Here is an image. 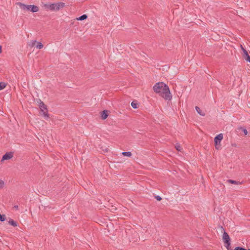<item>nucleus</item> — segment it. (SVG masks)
Listing matches in <instances>:
<instances>
[{
	"mask_svg": "<svg viewBox=\"0 0 250 250\" xmlns=\"http://www.w3.org/2000/svg\"><path fill=\"white\" fill-rule=\"evenodd\" d=\"M6 220V216L4 214L1 215L0 213V221L1 222L4 221Z\"/></svg>",
	"mask_w": 250,
	"mask_h": 250,
	"instance_id": "16",
	"label": "nucleus"
},
{
	"mask_svg": "<svg viewBox=\"0 0 250 250\" xmlns=\"http://www.w3.org/2000/svg\"><path fill=\"white\" fill-rule=\"evenodd\" d=\"M122 154L124 156H127V157H130L132 155L131 152H129V151L122 152Z\"/></svg>",
	"mask_w": 250,
	"mask_h": 250,
	"instance_id": "13",
	"label": "nucleus"
},
{
	"mask_svg": "<svg viewBox=\"0 0 250 250\" xmlns=\"http://www.w3.org/2000/svg\"><path fill=\"white\" fill-rule=\"evenodd\" d=\"M37 102L39 104V106L42 112V115L45 118H48L49 117V115L47 113V108L46 105L43 103L42 101L40 99L37 101Z\"/></svg>",
	"mask_w": 250,
	"mask_h": 250,
	"instance_id": "4",
	"label": "nucleus"
},
{
	"mask_svg": "<svg viewBox=\"0 0 250 250\" xmlns=\"http://www.w3.org/2000/svg\"><path fill=\"white\" fill-rule=\"evenodd\" d=\"M9 224L13 227H17V223L14 221L13 220H10L8 222Z\"/></svg>",
	"mask_w": 250,
	"mask_h": 250,
	"instance_id": "12",
	"label": "nucleus"
},
{
	"mask_svg": "<svg viewBox=\"0 0 250 250\" xmlns=\"http://www.w3.org/2000/svg\"><path fill=\"white\" fill-rule=\"evenodd\" d=\"M132 107L133 108H137L138 107L137 106V104L135 103L134 102H132L131 103V104Z\"/></svg>",
	"mask_w": 250,
	"mask_h": 250,
	"instance_id": "20",
	"label": "nucleus"
},
{
	"mask_svg": "<svg viewBox=\"0 0 250 250\" xmlns=\"http://www.w3.org/2000/svg\"><path fill=\"white\" fill-rule=\"evenodd\" d=\"M155 198L157 200H158L159 201H160L162 200V198L160 196H158V195L155 196Z\"/></svg>",
	"mask_w": 250,
	"mask_h": 250,
	"instance_id": "24",
	"label": "nucleus"
},
{
	"mask_svg": "<svg viewBox=\"0 0 250 250\" xmlns=\"http://www.w3.org/2000/svg\"><path fill=\"white\" fill-rule=\"evenodd\" d=\"M239 129L242 130V131L244 133L245 135H247L248 131L245 128L240 127Z\"/></svg>",
	"mask_w": 250,
	"mask_h": 250,
	"instance_id": "21",
	"label": "nucleus"
},
{
	"mask_svg": "<svg viewBox=\"0 0 250 250\" xmlns=\"http://www.w3.org/2000/svg\"><path fill=\"white\" fill-rule=\"evenodd\" d=\"M13 208L14 209H15L16 210H18L19 209V206L18 205H15L14 207H13Z\"/></svg>",
	"mask_w": 250,
	"mask_h": 250,
	"instance_id": "27",
	"label": "nucleus"
},
{
	"mask_svg": "<svg viewBox=\"0 0 250 250\" xmlns=\"http://www.w3.org/2000/svg\"><path fill=\"white\" fill-rule=\"evenodd\" d=\"M101 118L103 120L106 119L108 116V111L107 110H104L101 112Z\"/></svg>",
	"mask_w": 250,
	"mask_h": 250,
	"instance_id": "8",
	"label": "nucleus"
},
{
	"mask_svg": "<svg viewBox=\"0 0 250 250\" xmlns=\"http://www.w3.org/2000/svg\"><path fill=\"white\" fill-rule=\"evenodd\" d=\"M13 156V153L12 152L6 153L2 158V161L10 159Z\"/></svg>",
	"mask_w": 250,
	"mask_h": 250,
	"instance_id": "6",
	"label": "nucleus"
},
{
	"mask_svg": "<svg viewBox=\"0 0 250 250\" xmlns=\"http://www.w3.org/2000/svg\"><path fill=\"white\" fill-rule=\"evenodd\" d=\"M234 250H250V249L247 250L241 247H237L235 248Z\"/></svg>",
	"mask_w": 250,
	"mask_h": 250,
	"instance_id": "22",
	"label": "nucleus"
},
{
	"mask_svg": "<svg viewBox=\"0 0 250 250\" xmlns=\"http://www.w3.org/2000/svg\"><path fill=\"white\" fill-rule=\"evenodd\" d=\"M225 246L226 247L228 250H232V249L230 247V242H228L227 243H224Z\"/></svg>",
	"mask_w": 250,
	"mask_h": 250,
	"instance_id": "14",
	"label": "nucleus"
},
{
	"mask_svg": "<svg viewBox=\"0 0 250 250\" xmlns=\"http://www.w3.org/2000/svg\"><path fill=\"white\" fill-rule=\"evenodd\" d=\"M17 4L20 7V8L23 10H28L33 13L37 12L39 10V8L34 5H26L21 2H18Z\"/></svg>",
	"mask_w": 250,
	"mask_h": 250,
	"instance_id": "3",
	"label": "nucleus"
},
{
	"mask_svg": "<svg viewBox=\"0 0 250 250\" xmlns=\"http://www.w3.org/2000/svg\"><path fill=\"white\" fill-rule=\"evenodd\" d=\"M36 43L37 44L36 45L37 48L42 49L43 48V45L41 42H37Z\"/></svg>",
	"mask_w": 250,
	"mask_h": 250,
	"instance_id": "15",
	"label": "nucleus"
},
{
	"mask_svg": "<svg viewBox=\"0 0 250 250\" xmlns=\"http://www.w3.org/2000/svg\"><path fill=\"white\" fill-rule=\"evenodd\" d=\"M1 46L0 45V53H1Z\"/></svg>",
	"mask_w": 250,
	"mask_h": 250,
	"instance_id": "28",
	"label": "nucleus"
},
{
	"mask_svg": "<svg viewBox=\"0 0 250 250\" xmlns=\"http://www.w3.org/2000/svg\"><path fill=\"white\" fill-rule=\"evenodd\" d=\"M195 109H196V111L198 113V114H199L200 115L203 116H204L206 114H205V112L202 111L201 110V109L200 108V107H199L198 106H196Z\"/></svg>",
	"mask_w": 250,
	"mask_h": 250,
	"instance_id": "10",
	"label": "nucleus"
},
{
	"mask_svg": "<svg viewBox=\"0 0 250 250\" xmlns=\"http://www.w3.org/2000/svg\"><path fill=\"white\" fill-rule=\"evenodd\" d=\"M6 86V84L3 82H0V90L5 88Z\"/></svg>",
	"mask_w": 250,
	"mask_h": 250,
	"instance_id": "18",
	"label": "nucleus"
},
{
	"mask_svg": "<svg viewBox=\"0 0 250 250\" xmlns=\"http://www.w3.org/2000/svg\"><path fill=\"white\" fill-rule=\"evenodd\" d=\"M223 138V136L222 133H220L215 137L214 144H215V148L217 149H219V148L217 147V145H220V142L222 140Z\"/></svg>",
	"mask_w": 250,
	"mask_h": 250,
	"instance_id": "5",
	"label": "nucleus"
},
{
	"mask_svg": "<svg viewBox=\"0 0 250 250\" xmlns=\"http://www.w3.org/2000/svg\"><path fill=\"white\" fill-rule=\"evenodd\" d=\"M155 92L159 94L166 100L169 101L172 99V96L168 86L163 82H158L153 87Z\"/></svg>",
	"mask_w": 250,
	"mask_h": 250,
	"instance_id": "1",
	"label": "nucleus"
},
{
	"mask_svg": "<svg viewBox=\"0 0 250 250\" xmlns=\"http://www.w3.org/2000/svg\"><path fill=\"white\" fill-rule=\"evenodd\" d=\"M223 240L224 243H227L228 242H230V240L229 235L228 234L224 231V233L223 234Z\"/></svg>",
	"mask_w": 250,
	"mask_h": 250,
	"instance_id": "7",
	"label": "nucleus"
},
{
	"mask_svg": "<svg viewBox=\"0 0 250 250\" xmlns=\"http://www.w3.org/2000/svg\"><path fill=\"white\" fill-rule=\"evenodd\" d=\"M65 6V3L62 2L54 3H45L44 4V7L46 9L51 11H58Z\"/></svg>",
	"mask_w": 250,
	"mask_h": 250,
	"instance_id": "2",
	"label": "nucleus"
},
{
	"mask_svg": "<svg viewBox=\"0 0 250 250\" xmlns=\"http://www.w3.org/2000/svg\"><path fill=\"white\" fill-rule=\"evenodd\" d=\"M243 50L245 55V57H247L248 55H249L248 52L246 51V50L244 49L243 48Z\"/></svg>",
	"mask_w": 250,
	"mask_h": 250,
	"instance_id": "25",
	"label": "nucleus"
},
{
	"mask_svg": "<svg viewBox=\"0 0 250 250\" xmlns=\"http://www.w3.org/2000/svg\"><path fill=\"white\" fill-rule=\"evenodd\" d=\"M37 42L36 41H31V42L29 43V45L30 47H33L34 46Z\"/></svg>",
	"mask_w": 250,
	"mask_h": 250,
	"instance_id": "17",
	"label": "nucleus"
},
{
	"mask_svg": "<svg viewBox=\"0 0 250 250\" xmlns=\"http://www.w3.org/2000/svg\"><path fill=\"white\" fill-rule=\"evenodd\" d=\"M245 59L247 61L250 62V56L249 55H248L247 57H245Z\"/></svg>",
	"mask_w": 250,
	"mask_h": 250,
	"instance_id": "26",
	"label": "nucleus"
},
{
	"mask_svg": "<svg viewBox=\"0 0 250 250\" xmlns=\"http://www.w3.org/2000/svg\"><path fill=\"white\" fill-rule=\"evenodd\" d=\"M217 147H218L219 149L220 148V144L217 145Z\"/></svg>",
	"mask_w": 250,
	"mask_h": 250,
	"instance_id": "29",
	"label": "nucleus"
},
{
	"mask_svg": "<svg viewBox=\"0 0 250 250\" xmlns=\"http://www.w3.org/2000/svg\"><path fill=\"white\" fill-rule=\"evenodd\" d=\"M227 183H230L232 184H235V185H241L242 184V182H239V181H235V180H231V179L227 180Z\"/></svg>",
	"mask_w": 250,
	"mask_h": 250,
	"instance_id": "9",
	"label": "nucleus"
},
{
	"mask_svg": "<svg viewBox=\"0 0 250 250\" xmlns=\"http://www.w3.org/2000/svg\"><path fill=\"white\" fill-rule=\"evenodd\" d=\"M4 186V182L2 180H0V189L3 188Z\"/></svg>",
	"mask_w": 250,
	"mask_h": 250,
	"instance_id": "19",
	"label": "nucleus"
},
{
	"mask_svg": "<svg viewBox=\"0 0 250 250\" xmlns=\"http://www.w3.org/2000/svg\"><path fill=\"white\" fill-rule=\"evenodd\" d=\"M175 148L177 150H178L179 151H181V147L179 144H177L175 146Z\"/></svg>",
	"mask_w": 250,
	"mask_h": 250,
	"instance_id": "23",
	"label": "nucleus"
},
{
	"mask_svg": "<svg viewBox=\"0 0 250 250\" xmlns=\"http://www.w3.org/2000/svg\"><path fill=\"white\" fill-rule=\"evenodd\" d=\"M87 18V16L85 14H83L81 16L79 17V18H77V20L78 21H83L84 20H85Z\"/></svg>",
	"mask_w": 250,
	"mask_h": 250,
	"instance_id": "11",
	"label": "nucleus"
}]
</instances>
